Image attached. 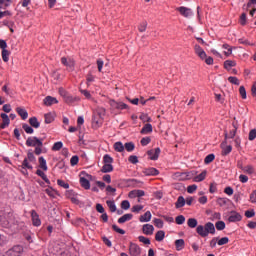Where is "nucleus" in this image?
I'll return each instance as SVG.
<instances>
[{
    "label": "nucleus",
    "mask_w": 256,
    "mask_h": 256,
    "mask_svg": "<svg viewBox=\"0 0 256 256\" xmlns=\"http://www.w3.org/2000/svg\"><path fill=\"white\" fill-rule=\"evenodd\" d=\"M77 163H79V156H77V155L72 156L70 159L71 166L75 167V165H77Z\"/></svg>",
    "instance_id": "nucleus-57"
},
{
    "label": "nucleus",
    "mask_w": 256,
    "mask_h": 256,
    "mask_svg": "<svg viewBox=\"0 0 256 256\" xmlns=\"http://www.w3.org/2000/svg\"><path fill=\"white\" fill-rule=\"evenodd\" d=\"M86 81H87V85L89 87L90 83L95 82V76L91 73H88L87 76H86Z\"/></svg>",
    "instance_id": "nucleus-53"
},
{
    "label": "nucleus",
    "mask_w": 256,
    "mask_h": 256,
    "mask_svg": "<svg viewBox=\"0 0 256 256\" xmlns=\"http://www.w3.org/2000/svg\"><path fill=\"white\" fill-rule=\"evenodd\" d=\"M23 130L25 131V133H27L28 135H33V127L29 126V124H23L22 125Z\"/></svg>",
    "instance_id": "nucleus-39"
},
{
    "label": "nucleus",
    "mask_w": 256,
    "mask_h": 256,
    "mask_svg": "<svg viewBox=\"0 0 256 256\" xmlns=\"http://www.w3.org/2000/svg\"><path fill=\"white\" fill-rule=\"evenodd\" d=\"M29 124L31 125V127H34V129H39V127H41V123L39 122L37 117L29 118Z\"/></svg>",
    "instance_id": "nucleus-25"
},
{
    "label": "nucleus",
    "mask_w": 256,
    "mask_h": 256,
    "mask_svg": "<svg viewBox=\"0 0 256 256\" xmlns=\"http://www.w3.org/2000/svg\"><path fill=\"white\" fill-rule=\"evenodd\" d=\"M141 135H149V133H153V125L145 124L140 131Z\"/></svg>",
    "instance_id": "nucleus-21"
},
{
    "label": "nucleus",
    "mask_w": 256,
    "mask_h": 256,
    "mask_svg": "<svg viewBox=\"0 0 256 256\" xmlns=\"http://www.w3.org/2000/svg\"><path fill=\"white\" fill-rule=\"evenodd\" d=\"M147 155L151 161H157L159 159V155H161V148L151 149L147 152Z\"/></svg>",
    "instance_id": "nucleus-9"
},
{
    "label": "nucleus",
    "mask_w": 256,
    "mask_h": 256,
    "mask_svg": "<svg viewBox=\"0 0 256 256\" xmlns=\"http://www.w3.org/2000/svg\"><path fill=\"white\" fill-rule=\"evenodd\" d=\"M142 173H143L144 175H146L147 177H149V176L155 177V176L159 175V170H157L156 168H153V167H151V168H145V169L142 171Z\"/></svg>",
    "instance_id": "nucleus-15"
},
{
    "label": "nucleus",
    "mask_w": 256,
    "mask_h": 256,
    "mask_svg": "<svg viewBox=\"0 0 256 256\" xmlns=\"http://www.w3.org/2000/svg\"><path fill=\"white\" fill-rule=\"evenodd\" d=\"M16 112L18 113V115L21 116V119H23V121H25V119L29 117V113L27 112V110H25V108L18 107L16 108Z\"/></svg>",
    "instance_id": "nucleus-24"
},
{
    "label": "nucleus",
    "mask_w": 256,
    "mask_h": 256,
    "mask_svg": "<svg viewBox=\"0 0 256 256\" xmlns=\"http://www.w3.org/2000/svg\"><path fill=\"white\" fill-rule=\"evenodd\" d=\"M0 117L2 119L1 129H6V127H9V123H11V120L9 119V115L6 113H1Z\"/></svg>",
    "instance_id": "nucleus-16"
},
{
    "label": "nucleus",
    "mask_w": 256,
    "mask_h": 256,
    "mask_svg": "<svg viewBox=\"0 0 256 256\" xmlns=\"http://www.w3.org/2000/svg\"><path fill=\"white\" fill-rule=\"evenodd\" d=\"M249 141H255L256 139V129H252L249 132V137H248Z\"/></svg>",
    "instance_id": "nucleus-63"
},
{
    "label": "nucleus",
    "mask_w": 256,
    "mask_h": 256,
    "mask_svg": "<svg viewBox=\"0 0 256 256\" xmlns=\"http://www.w3.org/2000/svg\"><path fill=\"white\" fill-rule=\"evenodd\" d=\"M27 147H43V139H39L37 137H29L26 140Z\"/></svg>",
    "instance_id": "nucleus-6"
},
{
    "label": "nucleus",
    "mask_w": 256,
    "mask_h": 256,
    "mask_svg": "<svg viewBox=\"0 0 256 256\" xmlns=\"http://www.w3.org/2000/svg\"><path fill=\"white\" fill-rule=\"evenodd\" d=\"M9 55L10 53L8 52V50H2V59L4 63L9 62Z\"/></svg>",
    "instance_id": "nucleus-50"
},
{
    "label": "nucleus",
    "mask_w": 256,
    "mask_h": 256,
    "mask_svg": "<svg viewBox=\"0 0 256 256\" xmlns=\"http://www.w3.org/2000/svg\"><path fill=\"white\" fill-rule=\"evenodd\" d=\"M177 11H179L180 15H182V17H185L186 19H189V17H193L194 15L193 10L185 6L178 7Z\"/></svg>",
    "instance_id": "nucleus-7"
},
{
    "label": "nucleus",
    "mask_w": 256,
    "mask_h": 256,
    "mask_svg": "<svg viewBox=\"0 0 256 256\" xmlns=\"http://www.w3.org/2000/svg\"><path fill=\"white\" fill-rule=\"evenodd\" d=\"M138 30L140 31V33H145V31H147V22H142L138 26Z\"/></svg>",
    "instance_id": "nucleus-60"
},
{
    "label": "nucleus",
    "mask_w": 256,
    "mask_h": 256,
    "mask_svg": "<svg viewBox=\"0 0 256 256\" xmlns=\"http://www.w3.org/2000/svg\"><path fill=\"white\" fill-rule=\"evenodd\" d=\"M138 239L140 243H144V245H151V240L145 236H139Z\"/></svg>",
    "instance_id": "nucleus-49"
},
{
    "label": "nucleus",
    "mask_w": 256,
    "mask_h": 256,
    "mask_svg": "<svg viewBox=\"0 0 256 256\" xmlns=\"http://www.w3.org/2000/svg\"><path fill=\"white\" fill-rule=\"evenodd\" d=\"M57 103H59V101L55 97L47 96L44 98V105H46V107H51V105H56Z\"/></svg>",
    "instance_id": "nucleus-18"
},
{
    "label": "nucleus",
    "mask_w": 256,
    "mask_h": 256,
    "mask_svg": "<svg viewBox=\"0 0 256 256\" xmlns=\"http://www.w3.org/2000/svg\"><path fill=\"white\" fill-rule=\"evenodd\" d=\"M57 184L59 185V187H63V189H69V183H67L61 179L57 180Z\"/></svg>",
    "instance_id": "nucleus-54"
},
{
    "label": "nucleus",
    "mask_w": 256,
    "mask_h": 256,
    "mask_svg": "<svg viewBox=\"0 0 256 256\" xmlns=\"http://www.w3.org/2000/svg\"><path fill=\"white\" fill-rule=\"evenodd\" d=\"M13 0H0V9H7V7L11 6Z\"/></svg>",
    "instance_id": "nucleus-34"
},
{
    "label": "nucleus",
    "mask_w": 256,
    "mask_h": 256,
    "mask_svg": "<svg viewBox=\"0 0 256 256\" xmlns=\"http://www.w3.org/2000/svg\"><path fill=\"white\" fill-rule=\"evenodd\" d=\"M121 207L124 209V211H127L131 207V203H129V200H123L121 202Z\"/></svg>",
    "instance_id": "nucleus-48"
},
{
    "label": "nucleus",
    "mask_w": 256,
    "mask_h": 256,
    "mask_svg": "<svg viewBox=\"0 0 256 256\" xmlns=\"http://www.w3.org/2000/svg\"><path fill=\"white\" fill-rule=\"evenodd\" d=\"M45 193H47V195L52 198H55V196L57 195V191H55V189L51 187L45 189Z\"/></svg>",
    "instance_id": "nucleus-41"
},
{
    "label": "nucleus",
    "mask_w": 256,
    "mask_h": 256,
    "mask_svg": "<svg viewBox=\"0 0 256 256\" xmlns=\"http://www.w3.org/2000/svg\"><path fill=\"white\" fill-rule=\"evenodd\" d=\"M175 247L177 251H183V249H185V240L183 239L176 240Z\"/></svg>",
    "instance_id": "nucleus-27"
},
{
    "label": "nucleus",
    "mask_w": 256,
    "mask_h": 256,
    "mask_svg": "<svg viewBox=\"0 0 256 256\" xmlns=\"http://www.w3.org/2000/svg\"><path fill=\"white\" fill-rule=\"evenodd\" d=\"M174 181H189L193 179V172H176L172 175Z\"/></svg>",
    "instance_id": "nucleus-3"
},
{
    "label": "nucleus",
    "mask_w": 256,
    "mask_h": 256,
    "mask_svg": "<svg viewBox=\"0 0 256 256\" xmlns=\"http://www.w3.org/2000/svg\"><path fill=\"white\" fill-rule=\"evenodd\" d=\"M154 231L155 227H153L151 224H144L142 227V232L144 235H153Z\"/></svg>",
    "instance_id": "nucleus-17"
},
{
    "label": "nucleus",
    "mask_w": 256,
    "mask_h": 256,
    "mask_svg": "<svg viewBox=\"0 0 256 256\" xmlns=\"http://www.w3.org/2000/svg\"><path fill=\"white\" fill-rule=\"evenodd\" d=\"M53 121H55V117L53 116V114L51 113L45 114V123L49 124V123H53Z\"/></svg>",
    "instance_id": "nucleus-46"
},
{
    "label": "nucleus",
    "mask_w": 256,
    "mask_h": 256,
    "mask_svg": "<svg viewBox=\"0 0 256 256\" xmlns=\"http://www.w3.org/2000/svg\"><path fill=\"white\" fill-rule=\"evenodd\" d=\"M251 203H256V190L250 194Z\"/></svg>",
    "instance_id": "nucleus-64"
},
{
    "label": "nucleus",
    "mask_w": 256,
    "mask_h": 256,
    "mask_svg": "<svg viewBox=\"0 0 256 256\" xmlns=\"http://www.w3.org/2000/svg\"><path fill=\"white\" fill-rule=\"evenodd\" d=\"M124 149H126V151L131 152L135 150V144H133V142H127L124 145Z\"/></svg>",
    "instance_id": "nucleus-45"
},
{
    "label": "nucleus",
    "mask_w": 256,
    "mask_h": 256,
    "mask_svg": "<svg viewBox=\"0 0 256 256\" xmlns=\"http://www.w3.org/2000/svg\"><path fill=\"white\" fill-rule=\"evenodd\" d=\"M129 255L131 256H139L141 255V248L139 247V245L130 242L129 245Z\"/></svg>",
    "instance_id": "nucleus-8"
},
{
    "label": "nucleus",
    "mask_w": 256,
    "mask_h": 256,
    "mask_svg": "<svg viewBox=\"0 0 256 256\" xmlns=\"http://www.w3.org/2000/svg\"><path fill=\"white\" fill-rule=\"evenodd\" d=\"M239 93L242 99H247V90H245V86H240Z\"/></svg>",
    "instance_id": "nucleus-51"
},
{
    "label": "nucleus",
    "mask_w": 256,
    "mask_h": 256,
    "mask_svg": "<svg viewBox=\"0 0 256 256\" xmlns=\"http://www.w3.org/2000/svg\"><path fill=\"white\" fill-rule=\"evenodd\" d=\"M114 149L118 153H123V151H125V146L123 145L122 142H116L114 143Z\"/></svg>",
    "instance_id": "nucleus-32"
},
{
    "label": "nucleus",
    "mask_w": 256,
    "mask_h": 256,
    "mask_svg": "<svg viewBox=\"0 0 256 256\" xmlns=\"http://www.w3.org/2000/svg\"><path fill=\"white\" fill-rule=\"evenodd\" d=\"M196 233H198L200 237H209V234L215 235V224L208 222L204 226L198 225L196 228Z\"/></svg>",
    "instance_id": "nucleus-1"
},
{
    "label": "nucleus",
    "mask_w": 256,
    "mask_h": 256,
    "mask_svg": "<svg viewBox=\"0 0 256 256\" xmlns=\"http://www.w3.org/2000/svg\"><path fill=\"white\" fill-rule=\"evenodd\" d=\"M237 65V62L235 60H226L224 62V68L227 71H231V67H235Z\"/></svg>",
    "instance_id": "nucleus-29"
},
{
    "label": "nucleus",
    "mask_w": 256,
    "mask_h": 256,
    "mask_svg": "<svg viewBox=\"0 0 256 256\" xmlns=\"http://www.w3.org/2000/svg\"><path fill=\"white\" fill-rule=\"evenodd\" d=\"M25 249L21 245H15L5 252L4 256H23Z\"/></svg>",
    "instance_id": "nucleus-4"
},
{
    "label": "nucleus",
    "mask_w": 256,
    "mask_h": 256,
    "mask_svg": "<svg viewBox=\"0 0 256 256\" xmlns=\"http://www.w3.org/2000/svg\"><path fill=\"white\" fill-rule=\"evenodd\" d=\"M213 161H215V154H209L204 159V163L206 165H209V163H213Z\"/></svg>",
    "instance_id": "nucleus-40"
},
{
    "label": "nucleus",
    "mask_w": 256,
    "mask_h": 256,
    "mask_svg": "<svg viewBox=\"0 0 256 256\" xmlns=\"http://www.w3.org/2000/svg\"><path fill=\"white\" fill-rule=\"evenodd\" d=\"M22 169H33V166L29 163V159L25 158L23 160Z\"/></svg>",
    "instance_id": "nucleus-47"
},
{
    "label": "nucleus",
    "mask_w": 256,
    "mask_h": 256,
    "mask_svg": "<svg viewBox=\"0 0 256 256\" xmlns=\"http://www.w3.org/2000/svg\"><path fill=\"white\" fill-rule=\"evenodd\" d=\"M187 225H188V227H190V229H195V227H197V225H198L197 219L189 218L187 220Z\"/></svg>",
    "instance_id": "nucleus-35"
},
{
    "label": "nucleus",
    "mask_w": 256,
    "mask_h": 256,
    "mask_svg": "<svg viewBox=\"0 0 256 256\" xmlns=\"http://www.w3.org/2000/svg\"><path fill=\"white\" fill-rule=\"evenodd\" d=\"M176 209H181V207H185V198L183 196H179L176 203Z\"/></svg>",
    "instance_id": "nucleus-30"
},
{
    "label": "nucleus",
    "mask_w": 256,
    "mask_h": 256,
    "mask_svg": "<svg viewBox=\"0 0 256 256\" xmlns=\"http://www.w3.org/2000/svg\"><path fill=\"white\" fill-rule=\"evenodd\" d=\"M221 149H222V155H229V153L233 151V147L231 145H228L227 142H223L221 144Z\"/></svg>",
    "instance_id": "nucleus-19"
},
{
    "label": "nucleus",
    "mask_w": 256,
    "mask_h": 256,
    "mask_svg": "<svg viewBox=\"0 0 256 256\" xmlns=\"http://www.w3.org/2000/svg\"><path fill=\"white\" fill-rule=\"evenodd\" d=\"M197 191V185L193 184L187 187V193L193 194Z\"/></svg>",
    "instance_id": "nucleus-62"
},
{
    "label": "nucleus",
    "mask_w": 256,
    "mask_h": 256,
    "mask_svg": "<svg viewBox=\"0 0 256 256\" xmlns=\"http://www.w3.org/2000/svg\"><path fill=\"white\" fill-rule=\"evenodd\" d=\"M228 81L229 83H231L232 85H240V81H239V78L238 77H235V76H230L228 77Z\"/></svg>",
    "instance_id": "nucleus-44"
},
{
    "label": "nucleus",
    "mask_w": 256,
    "mask_h": 256,
    "mask_svg": "<svg viewBox=\"0 0 256 256\" xmlns=\"http://www.w3.org/2000/svg\"><path fill=\"white\" fill-rule=\"evenodd\" d=\"M38 161H39L40 169H42L43 171H47L48 169L47 160H45L44 157L41 156Z\"/></svg>",
    "instance_id": "nucleus-33"
},
{
    "label": "nucleus",
    "mask_w": 256,
    "mask_h": 256,
    "mask_svg": "<svg viewBox=\"0 0 256 256\" xmlns=\"http://www.w3.org/2000/svg\"><path fill=\"white\" fill-rule=\"evenodd\" d=\"M215 227L217 231H223V229H225V223L223 221H218L216 222Z\"/></svg>",
    "instance_id": "nucleus-52"
},
{
    "label": "nucleus",
    "mask_w": 256,
    "mask_h": 256,
    "mask_svg": "<svg viewBox=\"0 0 256 256\" xmlns=\"http://www.w3.org/2000/svg\"><path fill=\"white\" fill-rule=\"evenodd\" d=\"M31 217H32V225H34V227H40L41 219L39 218V214L37 213V211L32 210Z\"/></svg>",
    "instance_id": "nucleus-13"
},
{
    "label": "nucleus",
    "mask_w": 256,
    "mask_h": 256,
    "mask_svg": "<svg viewBox=\"0 0 256 256\" xmlns=\"http://www.w3.org/2000/svg\"><path fill=\"white\" fill-rule=\"evenodd\" d=\"M132 213H139L143 211V205H134L131 209Z\"/></svg>",
    "instance_id": "nucleus-56"
},
{
    "label": "nucleus",
    "mask_w": 256,
    "mask_h": 256,
    "mask_svg": "<svg viewBox=\"0 0 256 256\" xmlns=\"http://www.w3.org/2000/svg\"><path fill=\"white\" fill-rule=\"evenodd\" d=\"M229 243V237H223L220 240H218L217 245H227Z\"/></svg>",
    "instance_id": "nucleus-61"
},
{
    "label": "nucleus",
    "mask_w": 256,
    "mask_h": 256,
    "mask_svg": "<svg viewBox=\"0 0 256 256\" xmlns=\"http://www.w3.org/2000/svg\"><path fill=\"white\" fill-rule=\"evenodd\" d=\"M139 119L143 122V123H151L152 119L151 117H149L148 114L142 113L139 117Z\"/></svg>",
    "instance_id": "nucleus-38"
},
{
    "label": "nucleus",
    "mask_w": 256,
    "mask_h": 256,
    "mask_svg": "<svg viewBox=\"0 0 256 256\" xmlns=\"http://www.w3.org/2000/svg\"><path fill=\"white\" fill-rule=\"evenodd\" d=\"M61 63L66 67L67 71H75V60L71 57H62Z\"/></svg>",
    "instance_id": "nucleus-5"
},
{
    "label": "nucleus",
    "mask_w": 256,
    "mask_h": 256,
    "mask_svg": "<svg viewBox=\"0 0 256 256\" xmlns=\"http://www.w3.org/2000/svg\"><path fill=\"white\" fill-rule=\"evenodd\" d=\"M242 219H243V217L241 216V214L239 212H235V211H231L230 215L228 217L229 223H237V222L241 221Z\"/></svg>",
    "instance_id": "nucleus-11"
},
{
    "label": "nucleus",
    "mask_w": 256,
    "mask_h": 256,
    "mask_svg": "<svg viewBox=\"0 0 256 256\" xmlns=\"http://www.w3.org/2000/svg\"><path fill=\"white\" fill-rule=\"evenodd\" d=\"M206 177H207V170H204L199 175H197L195 177H193V174H192L191 179L194 183H201V181H205Z\"/></svg>",
    "instance_id": "nucleus-14"
},
{
    "label": "nucleus",
    "mask_w": 256,
    "mask_h": 256,
    "mask_svg": "<svg viewBox=\"0 0 256 256\" xmlns=\"http://www.w3.org/2000/svg\"><path fill=\"white\" fill-rule=\"evenodd\" d=\"M106 205H108V208L111 211V213H115V211H117V205H115V201L108 200L106 201Z\"/></svg>",
    "instance_id": "nucleus-31"
},
{
    "label": "nucleus",
    "mask_w": 256,
    "mask_h": 256,
    "mask_svg": "<svg viewBox=\"0 0 256 256\" xmlns=\"http://www.w3.org/2000/svg\"><path fill=\"white\" fill-rule=\"evenodd\" d=\"M80 185L81 187H83V189H86V190L91 189V183L87 178H85V176L80 177Z\"/></svg>",
    "instance_id": "nucleus-20"
},
{
    "label": "nucleus",
    "mask_w": 256,
    "mask_h": 256,
    "mask_svg": "<svg viewBox=\"0 0 256 256\" xmlns=\"http://www.w3.org/2000/svg\"><path fill=\"white\" fill-rule=\"evenodd\" d=\"M232 126L234 127V129L231 130L228 135L225 134V137H228L229 139H233V137H235V135H237V124L232 123Z\"/></svg>",
    "instance_id": "nucleus-36"
},
{
    "label": "nucleus",
    "mask_w": 256,
    "mask_h": 256,
    "mask_svg": "<svg viewBox=\"0 0 256 256\" xmlns=\"http://www.w3.org/2000/svg\"><path fill=\"white\" fill-rule=\"evenodd\" d=\"M64 101L65 103H75V101H77V98H74L73 96L71 95H67L65 98H64Z\"/></svg>",
    "instance_id": "nucleus-59"
},
{
    "label": "nucleus",
    "mask_w": 256,
    "mask_h": 256,
    "mask_svg": "<svg viewBox=\"0 0 256 256\" xmlns=\"http://www.w3.org/2000/svg\"><path fill=\"white\" fill-rule=\"evenodd\" d=\"M65 196L67 197V199H70V201H72L75 205H79V198L75 191L67 190Z\"/></svg>",
    "instance_id": "nucleus-10"
},
{
    "label": "nucleus",
    "mask_w": 256,
    "mask_h": 256,
    "mask_svg": "<svg viewBox=\"0 0 256 256\" xmlns=\"http://www.w3.org/2000/svg\"><path fill=\"white\" fill-rule=\"evenodd\" d=\"M240 169L244 173H247V175H253V173H255V168L253 167V165L241 166Z\"/></svg>",
    "instance_id": "nucleus-23"
},
{
    "label": "nucleus",
    "mask_w": 256,
    "mask_h": 256,
    "mask_svg": "<svg viewBox=\"0 0 256 256\" xmlns=\"http://www.w3.org/2000/svg\"><path fill=\"white\" fill-rule=\"evenodd\" d=\"M155 239L159 242L163 241L165 239V231L159 230L155 235Z\"/></svg>",
    "instance_id": "nucleus-37"
},
{
    "label": "nucleus",
    "mask_w": 256,
    "mask_h": 256,
    "mask_svg": "<svg viewBox=\"0 0 256 256\" xmlns=\"http://www.w3.org/2000/svg\"><path fill=\"white\" fill-rule=\"evenodd\" d=\"M36 175H38V177H41V179H43V181H45L47 185H51V181L49 180V178H47V175L45 174V172H43V170H37Z\"/></svg>",
    "instance_id": "nucleus-26"
},
{
    "label": "nucleus",
    "mask_w": 256,
    "mask_h": 256,
    "mask_svg": "<svg viewBox=\"0 0 256 256\" xmlns=\"http://www.w3.org/2000/svg\"><path fill=\"white\" fill-rule=\"evenodd\" d=\"M177 225H183L185 223V216L179 215L175 219Z\"/></svg>",
    "instance_id": "nucleus-55"
},
{
    "label": "nucleus",
    "mask_w": 256,
    "mask_h": 256,
    "mask_svg": "<svg viewBox=\"0 0 256 256\" xmlns=\"http://www.w3.org/2000/svg\"><path fill=\"white\" fill-rule=\"evenodd\" d=\"M103 163L101 172L102 173H111L113 171V157L111 155L106 154L103 156Z\"/></svg>",
    "instance_id": "nucleus-2"
},
{
    "label": "nucleus",
    "mask_w": 256,
    "mask_h": 256,
    "mask_svg": "<svg viewBox=\"0 0 256 256\" xmlns=\"http://www.w3.org/2000/svg\"><path fill=\"white\" fill-rule=\"evenodd\" d=\"M153 223L155 225V227H157L158 229H163V220L159 219V218H154Z\"/></svg>",
    "instance_id": "nucleus-43"
},
{
    "label": "nucleus",
    "mask_w": 256,
    "mask_h": 256,
    "mask_svg": "<svg viewBox=\"0 0 256 256\" xmlns=\"http://www.w3.org/2000/svg\"><path fill=\"white\" fill-rule=\"evenodd\" d=\"M194 51L196 53V55L202 60V61H205V59L207 58V53L205 52V50H203L201 48V46L199 45H195L194 46Z\"/></svg>",
    "instance_id": "nucleus-12"
},
{
    "label": "nucleus",
    "mask_w": 256,
    "mask_h": 256,
    "mask_svg": "<svg viewBox=\"0 0 256 256\" xmlns=\"http://www.w3.org/2000/svg\"><path fill=\"white\" fill-rule=\"evenodd\" d=\"M141 145L143 147H146V145H149L151 143V138L150 137H144L140 141Z\"/></svg>",
    "instance_id": "nucleus-58"
},
{
    "label": "nucleus",
    "mask_w": 256,
    "mask_h": 256,
    "mask_svg": "<svg viewBox=\"0 0 256 256\" xmlns=\"http://www.w3.org/2000/svg\"><path fill=\"white\" fill-rule=\"evenodd\" d=\"M131 219H133V214H124L122 217L118 219V223H127V221H131Z\"/></svg>",
    "instance_id": "nucleus-28"
},
{
    "label": "nucleus",
    "mask_w": 256,
    "mask_h": 256,
    "mask_svg": "<svg viewBox=\"0 0 256 256\" xmlns=\"http://www.w3.org/2000/svg\"><path fill=\"white\" fill-rule=\"evenodd\" d=\"M151 217V211H147L144 215L140 216L139 221L140 223H149V221H151Z\"/></svg>",
    "instance_id": "nucleus-22"
},
{
    "label": "nucleus",
    "mask_w": 256,
    "mask_h": 256,
    "mask_svg": "<svg viewBox=\"0 0 256 256\" xmlns=\"http://www.w3.org/2000/svg\"><path fill=\"white\" fill-rule=\"evenodd\" d=\"M63 149V142H55L54 145L52 146V151H61Z\"/></svg>",
    "instance_id": "nucleus-42"
}]
</instances>
